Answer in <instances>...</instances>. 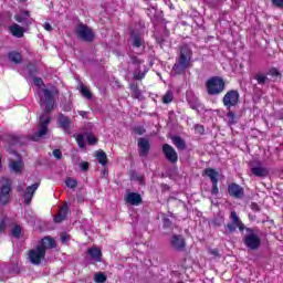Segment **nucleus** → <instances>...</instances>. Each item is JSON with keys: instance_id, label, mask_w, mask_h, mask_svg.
I'll use <instances>...</instances> for the list:
<instances>
[{"instance_id": "obj_1", "label": "nucleus", "mask_w": 283, "mask_h": 283, "mask_svg": "<svg viewBox=\"0 0 283 283\" xmlns=\"http://www.w3.org/2000/svg\"><path fill=\"white\" fill-rule=\"evenodd\" d=\"M48 249H56V241L52 239V237L43 238L39 244L29 250L28 252V260L31 264L39 266L43 260H45V253Z\"/></svg>"}, {"instance_id": "obj_2", "label": "nucleus", "mask_w": 283, "mask_h": 283, "mask_svg": "<svg viewBox=\"0 0 283 283\" xmlns=\"http://www.w3.org/2000/svg\"><path fill=\"white\" fill-rule=\"evenodd\" d=\"M192 56L193 51H191V48H189V45L181 46L179 57L172 66V74H175V76L185 74L186 70L191 65Z\"/></svg>"}, {"instance_id": "obj_3", "label": "nucleus", "mask_w": 283, "mask_h": 283, "mask_svg": "<svg viewBox=\"0 0 283 283\" xmlns=\"http://www.w3.org/2000/svg\"><path fill=\"white\" fill-rule=\"evenodd\" d=\"M40 97V105L44 109V114H50L54 109V97L59 91L54 86L51 88H42L38 91Z\"/></svg>"}, {"instance_id": "obj_4", "label": "nucleus", "mask_w": 283, "mask_h": 283, "mask_svg": "<svg viewBox=\"0 0 283 283\" xmlns=\"http://www.w3.org/2000/svg\"><path fill=\"white\" fill-rule=\"evenodd\" d=\"M224 87H227V84L220 76L210 77L206 82V88L209 96H218L222 94V92H224Z\"/></svg>"}, {"instance_id": "obj_5", "label": "nucleus", "mask_w": 283, "mask_h": 283, "mask_svg": "<svg viewBox=\"0 0 283 283\" xmlns=\"http://www.w3.org/2000/svg\"><path fill=\"white\" fill-rule=\"evenodd\" d=\"M12 191V180L2 177L0 178V205H8Z\"/></svg>"}, {"instance_id": "obj_6", "label": "nucleus", "mask_w": 283, "mask_h": 283, "mask_svg": "<svg viewBox=\"0 0 283 283\" xmlns=\"http://www.w3.org/2000/svg\"><path fill=\"white\" fill-rule=\"evenodd\" d=\"M226 109H233L240 103V92L238 90L228 91L222 98Z\"/></svg>"}, {"instance_id": "obj_7", "label": "nucleus", "mask_w": 283, "mask_h": 283, "mask_svg": "<svg viewBox=\"0 0 283 283\" xmlns=\"http://www.w3.org/2000/svg\"><path fill=\"white\" fill-rule=\"evenodd\" d=\"M76 34L78 39H81L82 41H86L87 43H92V41H94V39L96 38L94 31H92V29H90V27L85 24L77 25Z\"/></svg>"}, {"instance_id": "obj_8", "label": "nucleus", "mask_w": 283, "mask_h": 283, "mask_svg": "<svg viewBox=\"0 0 283 283\" xmlns=\"http://www.w3.org/2000/svg\"><path fill=\"white\" fill-rule=\"evenodd\" d=\"M230 219L231 222L226 226L228 229V233H233L235 229H240L241 231L244 229V223H242V220H240V217H238V213L235 211L231 212Z\"/></svg>"}, {"instance_id": "obj_9", "label": "nucleus", "mask_w": 283, "mask_h": 283, "mask_svg": "<svg viewBox=\"0 0 283 283\" xmlns=\"http://www.w3.org/2000/svg\"><path fill=\"white\" fill-rule=\"evenodd\" d=\"M243 242L245 247H248V249H251L252 251L260 249V244H262L260 237L253 232L245 235Z\"/></svg>"}, {"instance_id": "obj_10", "label": "nucleus", "mask_w": 283, "mask_h": 283, "mask_svg": "<svg viewBox=\"0 0 283 283\" xmlns=\"http://www.w3.org/2000/svg\"><path fill=\"white\" fill-rule=\"evenodd\" d=\"M50 116L43 114L40 117V128L39 132L34 134L33 140H39L40 138H43L45 134H48V125H50Z\"/></svg>"}, {"instance_id": "obj_11", "label": "nucleus", "mask_w": 283, "mask_h": 283, "mask_svg": "<svg viewBox=\"0 0 283 283\" xmlns=\"http://www.w3.org/2000/svg\"><path fill=\"white\" fill-rule=\"evenodd\" d=\"M251 174L256 176V178H266L269 176V169L262 165V163H251L250 164Z\"/></svg>"}, {"instance_id": "obj_12", "label": "nucleus", "mask_w": 283, "mask_h": 283, "mask_svg": "<svg viewBox=\"0 0 283 283\" xmlns=\"http://www.w3.org/2000/svg\"><path fill=\"white\" fill-rule=\"evenodd\" d=\"M170 247L171 249H174V251L182 252L187 247V242L185 241V238H182V235L175 234L170 239Z\"/></svg>"}, {"instance_id": "obj_13", "label": "nucleus", "mask_w": 283, "mask_h": 283, "mask_svg": "<svg viewBox=\"0 0 283 283\" xmlns=\"http://www.w3.org/2000/svg\"><path fill=\"white\" fill-rule=\"evenodd\" d=\"M163 154L165 155L168 163H178V153L169 144L163 145Z\"/></svg>"}, {"instance_id": "obj_14", "label": "nucleus", "mask_w": 283, "mask_h": 283, "mask_svg": "<svg viewBox=\"0 0 283 283\" xmlns=\"http://www.w3.org/2000/svg\"><path fill=\"white\" fill-rule=\"evenodd\" d=\"M72 119L67 116H65L63 113L57 114V125L61 127V129H64V132H70L72 129Z\"/></svg>"}, {"instance_id": "obj_15", "label": "nucleus", "mask_w": 283, "mask_h": 283, "mask_svg": "<svg viewBox=\"0 0 283 283\" xmlns=\"http://www.w3.org/2000/svg\"><path fill=\"white\" fill-rule=\"evenodd\" d=\"M228 192L232 198L240 199L244 196V188L238 184H231L228 186Z\"/></svg>"}, {"instance_id": "obj_16", "label": "nucleus", "mask_w": 283, "mask_h": 283, "mask_svg": "<svg viewBox=\"0 0 283 283\" xmlns=\"http://www.w3.org/2000/svg\"><path fill=\"white\" fill-rule=\"evenodd\" d=\"M125 202L132 205L133 207H138L143 202V196L138 192H127L125 196Z\"/></svg>"}, {"instance_id": "obj_17", "label": "nucleus", "mask_w": 283, "mask_h": 283, "mask_svg": "<svg viewBox=\"0 0 283 283\" xmlns=\"http://www.w3.org/2000/svg\"><path fill=\"white\" fill-rule=\"evenodd\" d=\"M39 189V182L33 184L27 188V191L23 195L25 205H30L32 202V198L34 197V191Z\"/></svg>"}, {"instance_id": "obj_18", "label": "nucleus", "mask_w": 283, "mask_h": 283, "mask_svg": "<svg viewBox=\"0 0 283 283\" xmlns=\"http://www.w3.org/2000/svg\"><path fill=\"white\" fill-rule=\"evenodd\" d=\"M87 255H90L91 260H93L94 262H101L103 258V252L101 251V249L94 247L87 250Z\"/></svg>"}, {"instance_id": "obj_19", "label": "nucleus", "mask_w": 283, "mask_h": 283, "mask_svg": "<svg viewBox=\"0 0 283 283\" xmlns=\"http://www.w3.org/2000/svg\"><path fill=\"white\" fill-rule=\"evenodd\" d=\"M10 32L13 36H17L18 39H21L25 32V29H23L19 24H13L10 27Z\"/></svg>"}, {"instance_id": "obj_20", "label": "nucleus", "mask_w": 283, "mask_h": 283, "mask_svg": "<svg viewBox=\"0 0 283 283\" xmlns=\"http://www.w3.org/2000/svg\"><path fill=\"white\" fill-rule=\"evenodd\" d=\"M70 211V207L67 206H63L57 216L54 218V222H63V220H65V218H67V212Z\"/></svg>"}, {"instance_id": "obj_21", "label": "nucleus", "mask_w": 283, "mask_h": 283, "mask_svg": "<svg viewBox=\"0 0 283 283\" xmlns=\"http://www.w3.org/2000/svg\"><path fill=\"white\" fill-rule=\"evenodd\" d=\"M9 168L14 174H21V171H23V163H21V160L19 161L11 160L9 164Z\"/></svg>"}, {"instance_id": "obj_22", "label": "nucleus", "mask_w": 283, "mask_h": 283, "mask_svg": "<svg viewBox=\"0 0 283 283\" xmlns=\"http://www.w3.org/2000/svg\"><path fill=\"white\" fill-rule=\"evenodd\" d=\"M171 140L177 149H180L181 151H184V149H187V143H185V139H182L180 136H174Z\"/></svg>"}, {"instance_id": "obj_23", "label": "nucleus", "mask_w": 283, "mask_h": 283, "mask_svg": "<svg viewBox=\"0 0 283 283\" xmlns=\"http://www.w3.org/2000/svg\"><path fill=\"white\" fill-rule=\"evenodd\" d=\"M205 175L208 176V178H210L212 184L218 182V176H220V174L216 171V169L213 168H206Z\"/></svg>"}, {"instance_id": "obj_24", "label": "nucleus", "mask_w": 283, "mask_h": 283, "mask_svg": "<svg viewBox=\"0 0 283 283\" xmlns=\"http://www.w3.org/2000/svg\"><path fill=\"white\" fill-rule=\"evenodd\" d=\"M9 60L11 63L19 64L23 61V57L21 56V53L13 51L9 53Z\"/></svg>"}, {"instance_id": "obj_25", "label": "nucleus", "mask_w": 283, "mask_h": 283, "mask_svg": "<svg viewBox=\"0 0 283 283\" xmlns=\"http://www.w3.org/2000/svg\"><path fill=\"white\" fill-rule=\"evenodd\" d=\"M95 156L99 165H103V166L107 165V154H105V151L98 150L95 153Z\"/></svg>"}, {"instance_id": "obj_26", "label": "nucleus", "mask_w": 283, "mask_h": 283, "mask_svg": "<svg viewBox=\"0 0 283 283\" xmlns=\"http://www.w3.org/2000/svg\"><path fill=\"white\" fill-rule=\"evenodd\" d=\"M254 78L259 85H265V83H269V76L264 73H256Z\"/></svg>"}, {"instance_id": "obj_27", "label": "nucleus", "mask_w": 283, "mask_h": 283, "mask_svg": "<svg viewBox=\"0 0 283 283\" xmlns=\"http://www.w3.org/2000/svg\"><path fill=\"white\" fill-rule=\"evenodd\" d=\"M227 118H228V125H235L238 123V117L235 116V113L233 111L227 109Z\"/></svg>"}, {"instance_id": "obj_28", "label": "nucleus", "mask_w": 283, "mask_h": 283, "mask_svg": "<svg viewBox=\"0 0 283 283\" xmlns=\"http://www.w3.org/2000/svg\"><path fill=\"white\" fill-rule=\"evenodd\" d=\"M80 92H81L82 96H84V98L92 101V92L90 91V88H87V86L81 84Z\"/></svg>"}, {"instance_id": "obj_29", "label": "nucleus", "mask_w": 283, "mask_h": 283, "mask_svg": "<svg viewBox=\"0 0 283 283\" xmlns=\"http://www.w3.org/2000/svg\"><path fill=\"white\" fill-rule=\"evenodd\" d=\"M174 101V93L171 91H167V93L163 96V103L166 105Z\"/></svg>"}, {"instance_id": "obj_30", "label": "nucleus", "mask_w": 283, "mask_h": 283, "mask_svg": "<svg viewBox=\"0 0 283 283\" xmlns=\"http://www.w3.org/2000/svg\"><path fill=\"white\" fill-rule=\"evenodd\" d=\"M94 280L96 283H105L107 281V276L103 273H97L95 274Z\"/></svg>"}, {"instance_id": "obj_31", "label": "nucleus", "mask_w": 283, "mask_h": 283, "mask_svg": "<svg viewBox=\"0 0 283 283\" xmlns=\"http://www.w3.org/2000/svg\"><path fill=\"white\" fill-rule=\"evenodd\" d=\"M86 140L88 143V145H96V143H98V139L96 138V136H94L93 134H86Z\"/></svg>"}, {"instance_id": "obj_32", "label": "nucleus", "mask_w": 283, "mask_h": 283, "mask_svg": "<svg viewBox=\"0 0 283 283\" xmlns=\"http://www.w3.org/2000/svg\"><path fill=\"white\" fill-rule=\"evenodd\" d=\"M150 145L147 139H143V156H147L149 154Z\"/></svg>"}, {"instance_id": "obj_33", "label": "nucleus", "mask_w": 283, "mask_h": 283, "mask_svg": "<svg viewBox=\"0 0 283 283\" xmlns=\"http://www.w3.org/2000/svg\"><path fill=\"white\" fill-rule=\"evenodd\" d=\"M134 98H140V90H138V85L133 84L130 86Z\"/></svg>"}, {"instance_id": "obj_34", "label": "nucleus", "mask_w": 283, "mask_h": 283, "mask_svg": "<svg viewBox=\"0 0 283 283\" xmlns=\"http://www.w3.org/2000/svg\"><path fill=\"white\" fill-rule=\"evenodd\" d=\"M132 39H133V45L135 48H140V36L136 35V33H132Z\"/></svg>"}, {"instance_id": "obj_35", "label": "nucleus", "mask_w": 283, "mask_h": 283, "mask_svg": "<svg viewBox=\"0 0 283 283\" xmlns=\"http://www.w3.org/2000/svg\"><path fill=\"white\" fill-rule=\"evenodd\" d=\"M11 233L13 238H20L21 237V226H14L11 230Z\"/></svg>"}, {"instance_id": "obj_36", "label": "nucleus", "mask_w": 283, "mask_h": 283, "mask_svg": "<svg viewBox=\"0 0 283 283\" xmlns=\"http://www.w3.org/2000/svg\"><path fill=\"white\" fill-rule=\"evenodd\" d=\"M224 224V219L222 217H217L212 221V227H222Z\"/></svg>"}, {"instance_id": "obj_37", "label": "nucleus", "mask_w": 283, "mask_h": 283, "mask_svg": "<svg viewBox=\"0 0 283 283\" xmlns=\"http://www.w3.org/2000/svg\"><path fill=\"white\" fill-rule=\"evenodd\" d=\"M65 185H66V187H70L71 189H75L77 182H76V179L67 178L65 180Z\"/></svg>"}, {"instance_id": "obj_38", "label": "nucleus", "mask_w": 283, "mask_h": 283, "mask_svg": "<svg viewBox=\"0 0 283 283\" xmlns=\"http://www.w3.org/2000/svg\"><path fill=\"white\" fill-rule=\"evenodd\" d=\"M76 143L78 147L83 149V147H85V137H83V135H77Z\"/></svg>"}, {"instance_id": "obj_39", "label": "nucleus", "mask_w": 283, "mask_h": 283, "mask_svg": "<svg viewBox=\"0 0 283 283\" xmlns=\"http://www.w3.org/2000/svg\"><path fill=\"white\" fill-rule=\"evenodd\" d=\"M61 241L63 242V244H67V242H70V234H67V232H62Z\"/></svg>"}, {"instance_id": "obj_40", "label": "nucleus", "mask_w": 283, "mask_h": 283, "mask_svg": "<svg viewBox=\"0 0 283 283\" xmlns=\"http://www.w3.org/2000/svg\"><path fill=\"white\" fill-rule=\"evenodd\" d=\"M211 193H212V196H218V193H219L218 182H212Z\"/></svg>"}, {"instance_id": "obj_41", "label": "nucleus", "mask_w": 283, "mask_h": 283, "mask_svg": "<svg viewBox=\"0 0 283 283\" xmlns=\"http://www.w3.org/2000/svg\"><path fill=\"white\" fill-rule=\"evenodd\" d=\"M33 83L36 87H41L43 85V80L41 77H34Z\"/></svg>"}, {"instance_id": "obj_42", "label": "nucleus", "mask_w": 283, "mask_h": 283, "mask_svg": "<svg viewBox=\"0 0 283 283\" xmlns=\"http://www.w3.org/2000/svg\"><path fill=\"white\" fill-rule=\"evenodd\" d=\"M270 76H280V71L276 67H273L269 71Z\"/></svg>"}, {"instance_id": "obj_43", "label": "nucleus", "mask_w": 283, "mask_h": 283, "mask_svg": "<svg viewBox=\"0 0 283 283\" xmlns=\"http://www.w3.org/2000/svg\"><path fill=\"white\" fill-rule=\"evenodd\" d=\"M133 133L135 134V136H140L143 134V128L140 126L134 127Z\"/></svg>"}, {"instance_id": "obj_44", "label": "nucleus", "mask_w": 283, "mask_h": 283, "mask_svg": "<svg viewBox=\"0 0 283 283\" xmlns=\"http://www.w3.org/2000/svg\"><path fill=\"white\" fill-rule=\"evenodd\" d=\"M53 156L57 158V160H61V158H63V154L59 149L53 150Z\"/></svg>"}, {"instance_id": "obj_45", "label": "nucleus", "mask_w": 283, "mask_h": 283, "mask_svg": "<svg viewBox=\"0 0 283 283\" xmlns=\"http://www.w3.org/2000/svg\"><path fill=\"white\" fill-rule=\"evenodd\" d=\"M82 171H87L90 169V164L87 161H83L81 164Z\"/></svg>"}, {"instance_id": "obj_46", "label": "nucleus", "mask_w": 283, "mask_h": 283, "mask_svg": "<svg viewBox=\"0 0 283 283\" xmlns=\"http://www.w3.org/2000/svg\"><path fill=\"white\" fill-rule=\"evenodd\" d=\"M272 3L276 8H283V0H272Z\"/></svg>"}, {"instance_id": "obj_47", "label": "nucleus", "mask_w": 283, "mask_h": 283, "mask_svg": "<svg viewBox=\"0 0 283 283\" xmlns=\"http://www.w3.org/2000/svg\"><path fill=\"white\" fill-rule=\"evenodd\" d=\"M134 78L135 81H140L143 78V75H140V71H135Z\"/></svg>"}, {"instance_id": "obj_48", "label": "nucleus", "mask_w": 283, "mask_h": 283, "mask_svg": "<svg viewBox=\"0 0 283 283\" xmlns=\"http://www.w3.org/2000/svg\"><path fill=\"white\" fill-rule=\"evenodd\" d=\"M6 230V220L0 221V233H3Z\"/></svg>"}, {"instance_id": "obj_49", "label": "nucleus", "mask_w": 283, "mask_h": 283, "mask_svg": "<svg viewBox=\"0 0 283 283\" xmlns=\"http://www.w3.org/2000/svg\"><path fill=\"white\" fill-rule=\"evenodd\" d=\"M252 211H260V206L255 202L251 203Z\"/></svg>"}, {"instance_id": "obj_50", "label": "nucleus", "mask_w": 283, "mask_h": 283, "mask_svg": "<svg viewBox=\"0 0 283 283\" xmlns=\"http://www.w3.org/2000/svg\"><path fill=\"white\" fill-rule=\"evenodd\" d=\"M44 30H46L48 32H52V24L50 23H44Z\"/></svg>"}, {"instance_id": "obj_51", "label": "nucleus", "mask_w": 283, "mask_h": 283, "mask_svg": "<svg viewBox=\"0 0 283 283\" xmlns=\"http://www.w3.org/2000/svg\"><path fill=\"white\" fill-rule=\"evenodd\" d=\"M164 227H171V220L165 218L164 219Z\"/></svg>"}, {"instance_id": "obj_52", "label": "nucleus", "mask_w": 283, "mask_h": 283, "mask_svg": "<svg viewBox=\"0 0 283 283\" xmlns=\"http://www.w3.org/2000/svg\"><path fill=\"white\" fill-rule=\"evenodd\" d=\"M156 41L159 43V45H163V43H165V38L157 36Z\"/></svg>"}, {"instance_id": "obj_53", "label": "nucleus", "mask_w": 283, "mask_h": 283, "mask_svg": "<svg viewBox=\"0 0 283 283\" xmlns=\"http://www.w3.org/2000/svg\"><path fill=\"white\" fill-rule=\"evenodd\" d=\"M14 19H15V21H18V23L23 22V18L21 15H15Z\"/></svg>"}, {"instance_id": "obj_54", "label": "nucleus", "mask_w": 283, "mask_h": 283, "mask_svg": "<svg viewBox=\"0 0 283 283\" xmlns=\"http://www.w3.org/2000/svg\"><path fill=\"white\" fill-rule=\"evenodd\" d=\"M64 112H72V106L69 104L66 106L63 107Z\"/></svg>"}, {"instance_id": "obj_55", "label": "nucleus", "mask_w": 283, "mask_h": 283, "mask_svg": "<svg viewBox=\"0 0 283 283\" xmlns=\"http://www.w3.org/2000/svg\"><path fill=\"white\" fill-rule=\"evenodd\" d=\"M138 147H139L140 149H143V138H139V139H138Z\"/></svg>"}, {"instance_id": "obj_56", "label": "nucleus", "mask_w": 283, "mask_h": 283, "mask_svg": "<svg viewBox=\"0 0 283 283\" xmlns=\"http://www.w3.org/2000/svg\"><path fill=\"white\" fill-rule=\"evenodd\" d=\"M210 253L211 255L218 256V250H211Z\"/></svg>"}, {"instance_id": "obj_57", "label": "nucleus", "mask_w": 283, "mask_h": 283, "mask_svg": "<svg viewBox=\"0 0 283 283\" xmlns=\"http://www.w3.org/2000/svg\"><path fill=\"white\" fill-rule=\"evenodd\" d=\"M200 129L205 130V128H202V126H200Z\"/></svg>"}, {"instance_id": "obj_58", "label": "nucleus", "mask_w": 283, "mask_h": 283, "mask_svg": "<svg viewBox=\"0 0 283 283\" xmlns=\"http://www.w3.org/2000/svg\"><path fill=\"white\" fill-rule=\"evenodd\" d=\"M223 233H229V232L226 231V232H223Z\"/></svg>"}]
</instances>
